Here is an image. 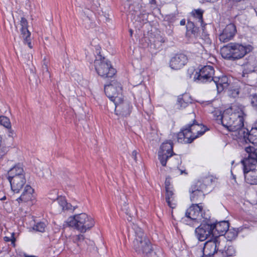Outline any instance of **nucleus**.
<instances>
[{"label":"nucleus","instance_id":"1","mask_svg":"<svg viewBox=\"0 0 257 257\" xmlns=\"http://www.w3.org/2000/svg\"><path fill=\"white\" fill-rule=\"evenodd\" d=\"M253 49V47L249 44L243 45L238 43H230L223 46L220 51L223 58L234 61L242 58Z\"/></svg>","mask_w":257,"mask_h":257},{"label":"nucleus","instance_id":"2","mask_svg":"<svg viewBox=\"0 0 257 257\" xmlns=\"http://www.w3.org/2000/svg\"><path fill=\"white\" fill-rule=\"evenodd\" d=\"M64 225L74 227L81 233H85L94 225V219L87 214L82 213L69 217Z\"/></svg>","mask_w":257,"mask_h":257},{"label":"nucleus","instance_id":"3","mask_svg":"<svg viewBox=\"0 0 257 257\" xmlns=\"http://www.w3.org/2000/svg\"><path fill=\"white\" fill-rule=\"evenodd\" d=\"M136 237L133 242V247L138 254H143L147 256L153 252L152 244L144 233L143 229L140 227L135 229Z\"/></svg>","mask_w":257,"mask_h":257},{"label":"nucleus","instance_id":"4","mask_svg":"<svg viewBox=\"0 0 257 257\" xmlns=\"http://www.w3.org/2000/svg\"><path fill=\"white\" fill-rule=\"evenodd\" d=\"M99 51L97 53L94 62L95 69L97 73L104 79H113L116 75V71L108 59L102 56Z\"/></svg>","mask_w":257,"mask_h":257},{"label":"nucleus","instance_id":"5","mask_svg":"<svg viewBox=\"0 0 257 257\" xmlns=\"http://www.w3.org/2000/svg\"><path fill=\"white\" fill-rule=\"evenodd\" d=\"M104 89L106 95L114 103L115 108L123 102L122 86L117 81L111 80L109 84L104 85Z\"/></svg>","mask_w":257,"mask_h":257},{"label":"nucleus","instance_id":"6","mask_svg":"<svg viewBox=\"0 0 257 257\" xmlns=\"http://www.w3.org/2000/svg\"><path fill=\"white\" fill-rule=\"evenodd\" d=\"M201 203H193L186 211L185 215L182 218V221L186 224L193 225L201 220L203 216V206Z\"/></svg>","mask_w":257,"mask_h":257},{"label":"nucleus","instance_id":"7","mask_svg":"<svg viewBox=\"0 0 257 257\" xmlns=\"http://www.w3.org/2000/svg\"><path fill=\"white\" fill-rule=\"evenodd\" d=\"M173 143L171 141L164 142L161 145L158 152V158L163 166H166L167 161L174 155L176 157L175 159L177 161V164L181 163V157L176 155L173 152Z\"/></svg>","mask_w":257,"mask_h":257},{"label":"nucleus","instance_id":"8","mask_svg":"<svg viewBox=\"0 0 257 257\" xmlns=\"http://www.w3.org/2000/svg\"><path fill=\"white\" fill-rule=\"evenodd\" d=\"M206 188V185L201 181L192 185L189 189L191 201L195 203H200L204 198Z\"/></svg>","mask_w":257,"mask_h":257},{"label":"nucleus","instance_id":"9","mask_svg":"<svg viewBox=\"0 0 257 257\" xmlns=\"http://www.w3.org/2000/svg\"><path fill=\"white\" fill-rule=\"evenodd\" d=\"M215 70L212 66L206 65L196 72L194 76V80L198 83H206L211 82L214 79Z\"/></svg>","mask_w":257,"mask_h":257},{"label":"nucleus","instance_id":"10","mask_svg":"<svg viewBox=\"0 0 257 257\" xmlns=\"http://www.w3.org/2000/svg\"><path fill=\"white\" fill-rule=\"evenodd\" d=\"M195 235L200 241L205 240L211 235L213 236V230L210 221H203L195 230Z\"/></svg>","mask_w":257,"mask_h":257},{"label":"nucleus","instance_id":"11","mask_svg":"<svg viewBox=\"0 0 257 257\" xmlns=\"http://www.w3.org/2000/svg\"><path fill=\"white\" fill-rule=\"evenodd\" d=\"M228 130L237 132L239 139H242V136L247 134V128L244 127V118L242 115L235 114V118H233Z\"/></svg>","mask_w":257,"mask_h":257},{"label":"nucleus","instance_id":"12","mask_svg":"<svg viewBox=\"0 0 257 257\" xmlns=\"http://www.w3.org/2000/svg\"><path fill=\"white\" fill-rule=\"evenodd\" d=\"M241 163L243 166V173L245 182L250 185H257V170L253 168L256 165H245L244 160Z\"/></svg>","mask_w":257,"mask_h":257},{"label":"nucleus","instance_id":"13","mask_svg":"<svg viewBox=\"0 0 257 257\" xmlns=\"http://www.w3.org/2000/svg\"><path fill=\"white\" fill-rule=\"evenodd\" d=\"M237 32L236 26L233 23H230L219 35V40L223 43H226L232 40Z\"/></svg>","mask_w":257,"mask_h":257},{"label":"nucleus","instance_id":"14","mask_svg":"<svg viewBox=\"0 0 257 257\" xmlns=\"http://www.w3.org/2000/svg\"><path fill=\"white\" fill-rule=\"evenodd\" d=\"M187 126L188 130H190L191 135L196 136V139L202 136L209 130L206 126L198 123L196 119H194L193 122L188 124Z\"/></svg>","mask_w":257,"mask_h":257},{"label":"nucleus","instance_id":"15","mask_svg":"<svg viewBox=\"0 0 257 257\" xmlns=\"http://www.w3.org/2000/svg\"><path fill=\"white\" fill-rule=\"evenodd\" d=\"M245 152L247 153L248 156L244 158V164L247 166L249 165L257 164V144L253 145V146H248L245 147Z\"/></svg>","mask_w":257,"mask_h":257},{"label":"nucleus","instance_id":"16","mask_svg":"<svg viewBox=\"0 0 257 257\" xmlns=\"http://www.w3.org/2000/svg\"><path fill=\"white\" fill-rule=\"evenodd\" d=\"M21 28L20 29L21 33L24 39L25 44H27L30 48H32L31 39V33L28 30V22L26 19L22 17L20 21Z\"/></svg>","mask_w":257,"mask_h":257},{"label":"nucleus","instance_id":"17","mask_svg":"<svg viewBox=\"0 0 257 257\" xmlns=\"http://www.w3.org/2000/svg\"><path fill=\"white\" fill-rule=\"evenodd\" d=\"M187 56L183 54H178L171 58L170 66L174 70H178L183 67L187 63Z\"/></svg>","mask_w":257,"mask_h":257},{"label":"nucleus","instance_id":"18","mask_svg":"<svg viewBox=\"0 0 257 257\" xmlns=\"http://www.w3.org/2000/svg\"><path fill=\"white\" fill-rule=\"evenodd\" d=\"M212 225L213 230V237H219L220 236L224 235L229 227V223L227 221L212 223Z\"/></svg>","mask_w":257,"mask_h":257},{"label":"nucleus","instance_id":"19","mask_svg":"<svg viewBox=\"0 0 257 257\" xmlns=\"http://www.w3.org/2000/svg\"><path fill=\"white\" fill-rule=\"evenodd\" d=\"M11 184V189L15 193H18L26 183L25 176L15 177L8 179Z\"/></svg>","mask_w":257,"mask_h":257},{"label":"nucleus","instance_id":"20","mask_svg":"<svg viewBox=\"0 0 257 257\" xmlns=\"http://www.w3.org/2000/svg\"><path fill=\"white\" fill-rule=\"evenodd\" d=\"M237 113H219L216 117L218 123H221L223 126L229 128L233 118H235Z\"/></svg>","mask_w":257,"mask_h":257},{"label":"nucleus","instance_id":"21","mask_svg":"<svg viewBox=\"0 0 257 257\" xmlns=\"http://www.w3.org/2000/svg\"><path fill=\"white\" fill-rule=\"evenodd\" d=\"M177 139L179 142H184L187 143H191L196 139V136L191 135L190 130H188L186 126L177 134Z\"/></svg>","mask_w":257,"mask_h":257},{"label":"nucleus","instance_id":"22","mask_svg":"<svg viewBox=\"0 0 257 257\" xmlns=\"http://www.w3.org/2000/svg\"><path fill=\"white\" fill-rule=\"evenodd\" d=\"M34 190L29 185H26L21 195L18 197L16 201L19 204L23 202H27L32 199Z\"/></svg>","mask_w":257,"mask_h":257},{"label":"nucleus","instance_id":"23","mask_svg":"<svg viewBox=\"0 0 257 257\" xmlns=\"http://www.w3.org/2000/svg\"><path fill=\"white\" fill-rule=\"evenodd\" d=\"M212 81L215 84L218 93L221 92L224 89L227 88L229 85L227 77L223 75L219 77L215 76Z\"/></svg>","mask_w":257,"mask_h":257},{"label":"nucleus","instance_id":"24","mask_svg":"<svg viewBox=\"0 0 257 257\" xmlns=\"http://www.w3.org/2000/svg\"><path fill=\"white\" fill-rule=\"evenodd\" d=\"M242 139L245 142L248 141L253 145L257 144V127H252L249 131L247 128V134L242 136Z\"/></svg>","mask_w":257,"mask_h":257},{"label":"nucleus","instance_id":"25","mask_svg":"<svg viewBox=\"0 0 257 257\" xmlns=\"http://www.w3.org/2000/svg\"><path fill=\"white\" fill-rule=\"evenodd\" d=\"M8 179H12L15 177L25 176L24 171L21 165L18 164L10 169L9 173Z\"/></svg>","mask_w":257,"mask_h":257},{"label":"nucleus","instance_id":"26","mask_svg":"<svg viewBox=\"0 0 257 257\" xmlns=\"http://www.w3.org/2000/svg\"><path fill=\"white\" fill-rule=\"evenodd\" d=\"M192 99L189 94L185 93L182 95L178 96L177 99V104L180 107L185 108L189 103H192Z\"/></svg>","mask_w":257,"mask_h":257},{"label":"nucleus","instance_id":"27","mask_svg":"<svg viewBox=\"0 0 257 257\" xmlns=\"http://www.w3.org/2000/svg\"><path fill=\"white\" fill-rule=\"evenodd\" d=\"M57 202L60 206L61 211L73 210H74L75 207H73L70 203L67 202L66 200L63 197L60 196L57 199Z\"/></svg>","mask_w":257,"mask_h":257},{"label":"nucleus","instance_id":"28","mask_svg":"<svg viewBox=\"0 0 257 257\" xmlns=\"http://www.w3.org/2000/svg\"><path fill=\"white\" fill-rule=\"evenodd\" d=\"M232 111L233 112H244V106L238 102H234L231 103L230 106L226 108L225 110L223 111L225 112V111Z\"/></svg>","mask_w":257,"mask_h":257},{"label":"nucleus","instance_id":"29","mask_svg":"<svg viewBox=\"0 0 257 257\" xmlns=\"http://www.w3.org/2000/svg\"><path fill=\"white\" fill-rule=\"evenodd\" d=\"M173 192L171 189H166V201L168 206L172 208H174L176 207L175 203H173Z\"/></svg>","mask_w":257,"mask_h":257},{"label":"nucleus","instance_id":"30","mask_svg":"<svg viewBox=\"0 0 257 257\" xmlns=\"http://www.w3.org/2000/svg\"><path fill=\"white\" fill-rule=\"evenodd\" d=\"M224 235L227 241H232L237 237L238 231L234 228L228 229Z\"/></svg>","mask_w":257,"mask_h":257},{"label":"nucleus","instance_id":"31","mask_svg":"<svg viewBox=\"0 0 257 257\" xmlns=\"http://www.w3.org/2000/svg\"><path fill=\"white\" fill-rule=\"evenodd\" d=\"M84 236L83 234H79L78 235H74L71 236V239L74 243L77 244V246L81 245V243L84 240Z\"/></svg>","mask_w":257,"mask_h":257},{"label":"nucleus","instance_id":"32","mask_svg":"<svg viewBox=\"0 0 257 257\" xmlns=\"http://www.w3.org/2000/svg\"><path fill=\"white\" fill-rule=\"evenodd\" d=\"M187 31L190 32L192 34L195 35L198 33L199 28L195 26L194 23L191 21H188L186 25Z\"/></svg>","mask_w":257,"mask_h":257},{"label":"nucleus","instance_id":"33","mask_svg":"<svg viewBox=\"0 0 257 257\" xmlns=\"http://www.w3.org/2000/svg\"><path fill=\"white\" fill-rule=\"evenodd\" d=\"M194 17L198 19V22L202 25L203 22V11L201 9L194 10L192 12Z\"/></svg>","mask_w":257,"mask_h":257},{"label":"nucleus","instance_id":"34","mask_svg":"<svg viewBox=\"0 0 257 257\" xmlns=\"http://www.w3.org/2000/svg\"><path fill=\"white\" fill-rule=\"evenodd\" d=\"M0 124L4 126L6 128H11V124L8 117L0 115Z\"/></svg>","mask_w":257,"mask_h":257},{"label":"nucleus","instance_id":"35","mask_svg":"<svg viewBox=\"0 0 257 257\" xmlns=\"http://www.w3.org/2000/svg\"><path fill=\"white\" fill-rule=\"evenodd\" d=\"M46 227V225L44 222H38L34 226V229L36 230V231L43 232L45 231V229Z\"/></svg>","mask_w":257,"mask_h":257},{"label":"nucleus","instance_id":"36","mask_svg":"<svg viewBox=\"0 0 257 257\" xmlns=\"http://www.w3.org/2000/svg\"><path fill=\"white\" fill-rule=\"evenodd\" d=\"M255 66H253L252 65H251L249 63H248L246 65V67L244 69V70L243 72V76H244V74L252 73V72H255Z\"/></svg>","mask_w":257,"mask_h":257},{"label":"nucleus","instance_id":"37","mask_svg":"<svg viewBox=\"0 0 257 257\" xmlns=\"http://www.w3.org/2000/svg\"><path fill=\"white\" fill-rule=\"evenodd\" d=\"M58 193V192L56 189L51 191L49 193V198L52 200L55 201L59 197Z\"/></svg>","mask_w":257,"mask_h":257},{"label":"nucleus","instance_id":"38","mask_svg":"<svg viewBox=\"0 0 257 257\" xmlns=\"http://www.w3.org/2000/svg\"><path fill=\"white\" fill-rule=\"evenodd\" d=\"M239 94V89L238 88L230 89L229 95L232 97L236 98Z\"/></svg>","mask_w":257,"mask_h":257},{"label":"nucleus","instance_id":"39","mask_svg":"<svg viewBox=\"0 0 257 257\" xmlns=\"http://www.w3.org/2000/svg\"><path fill=\"white\" fill-rule=\"evenodd\" d=\"M250 103L252 107L257 110V94H255L250 96Z\"/></svg>","mask_w":257,"mask_h":257},{"label":"nucleus","instance_id":"40","mask_svg":"<svg viewBox=\"0 0 257 257\" xmlns=\"http://www.w3.org/2000/svg\"><path fill=\"white\" fill-rule=\"evenodd\" d=\"M15 233H13L11 235V237L5 236L4 238V239L5 241L8 242V241H11L12 243L13 244L14 246L15 245V242L16 241V238L14 237Z\"/></svg>","mask_w":257,"mask_h":257},{"label":"nucleus","instance_id":"41","mask_svg":"<svg viewBox=\"0 0 257 257\" xmlns=\"http://www.w3.org/2000/svg\"><path fill=\"white\" fill-rule=\"evenodd\" d=\"M42 70L44 74H45L49 77H50V74L49 72L48 65L45 62L44 63V64L42 66Z\"/></svg>","mask_w":257,"mask_h":257},{"label":"nucleus","instance_id":"42","mask_svg":"<svg viewBox=\"0 0 257 257\" xmlns=\"http://www.w3.org/2000/svg\"><path fill=\"white\" fill-rule=\"evenodd\" d=\"M226 254L228 256H232L235 252L232 246H229L227 250L225 251Z\"/></svg>","mask_w":257,"mask_h":257},{"label":"nucleus","instance_id":"43","mask_svg":"<svg viewBox=\"0 0 257 257\" xmlns=\"http://www.w3.org/2000/svg\"><path fill=\"white\" fill-rule=\"evenodd\" d=\"M165 190L166 189H171V187H170V178H166V180H165Z\"/></svg>","mask_w":257,"mask_h":257},{"label":"nucleus","instance_id":"44","mask_svg":"<svg viewBox=\"0 0 257 257\" xmlns=\"http://www.w3.org/2000/svg\"><path fill=\"white\" fill-rule=\"evenodd\" d=\"M137 152L136 150H134L132 153V157L136 162H137Z\"/></svg>","mask_w":257,"mask_h":257},{"label":"nucleus","instance_id":"45","mask_svg":"<svg viewBox=\"0 0 257 257\" xmlns=\"http://www.w3.org/2000/svg\"><path fill=\"white\" fill-rule=\"evenodd\" d=\"M185 23H186V21L185 19H182L181 21H180V25L181 26H184L185 25Z\"/></svg>","mask_w":257,"mask_h":257},{"label":"nucleus","instance_id":"46","mask_svg":"<svg viewBox=\"0 0 257 257\" xmlns=\"http://www.w3.org/2000/svg\"><path fill=\"white\" fill-rule=\"evenodd\" d=\"M179 170L180 171V174H183V173L185 174H187V173L186 172V170L185 169L184 170H182V169H179Z\"/></svg>","mask_w":257,"mask_h":257},{"label":"nucleus","instance_id":"47","mask_svg":"<svg viewBox=\"0 0 257 257\" xmlns=\"http://www.w3.org/2000/svg\"><path fill=\"white\" fill-rule=\"evenodd\" d=\"M119 203L120 204V205H121L122 204H123V205H124L125 204L126 202L125 201V200H122L121 199V201H120Z\"/></svg>","mask_w":257,"mask_h":257},{"label":"nucleus","instance_id":"48","mask_svg":"<svg viewBox=\"0 0 257 257\" xmlns=\"http://www.w3.org/2000/svg\"><path fill=\"white\" fill-rule=\"evenodd\" d=\"M150 4H156V0H151L150 1Z\"/></svg>","mask_w":257,"mask_h":257},{"label":"nucleus","instance_id":"49","mask_svg":"<svg viewBox=\"0 0 257 257\" xmlns=\"http://www.w3.org/2000/svg\"><path fill=\"white\" fill-rule=\"evenodd\" d=\"M24 256L25 257H35V256H34V255H29L26 253L24 254Z\"/></svg>","mask_w":257,"mask_h":257},{"label":"nucleus","instance_id":"50","mask_svg":"<svg viewBox=\"0 0 257 257\" xmlns=\"http://www.w3.org/2000/svg\"><path fill=\"white\" fill-rule=\"evenodd\" d=\"M5 199H6V196H4L1 199V200H4Z\"/></svg>","mask_w":257,"mask_h":257},{"label":"nucleus","instance_id":"51","mask_svg":"<svg viewBox=\"0 0 257 257\" xmlns=\"http://www.w3.org/2000/svg\"><path fill=\"white\" fill-rule=\"evenodd\" d=\"M158 47H159V46H160V45H161V43H158Z\"/></svg>","mask_w":257,"mask_h":257},{"label":"nucleus","instance_id":"52","mask_svg":"<svg viewBox=\"0 0 257 257\" xmlns=\"http://www.w3.org/2000/svg\"><path fill=\"white\" fill-rule=\"evenodd\" d=\"M4 154H5V153H4V154L0 153V155H2V156H3Z\"/></svg>","mask_w":257,"mask_h":257},{"label":"nucleus","instance_id":"53","mask_svg":"<svg viewBox=\"0 0 257 257\" xmlns=\"http://www.w3.org/2000/svg\"><path fill=\"white\" fill-rule=\"evenodd\" d=\"M130 32L131 33V34H132V30H130Z\"/></svg>","mask_w":257,"mask_h":257}]
</instances>
